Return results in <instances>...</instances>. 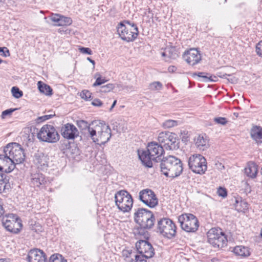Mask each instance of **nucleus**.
Returning <instances> with one entry per match:
<instances>
[{
  "mask_svg": "<svg viewBox=\"0 0 262 262\" xmlns=\"http://www.w3.org/2000/svg\"><path fill=\"white\" fill-rule=\"evenodd\" d=\"M177 70V68L174 66H171L168 67V70L169 72L173 73Z\"/></svg>",
  "mask_w": 262,
  "mask_h": 262,
  "instance_id": "nucleus-53",
  "label": "nucleus"
},
{
  "mask_svg": "<svg viewBox=\"0 0 262 262\" xmlns=\"http://www.w3.org/2000/svg\"><path fill=\"white\" fill-rule=\"evenodd\" d=\"M233 252L241 257H248L250 254L249 248L243 246H236L233 249Z\"/></svg>",
  "mask_w": 262,
  "mask_h": 262,
  "instance_id": "nucleus-29",
  "label": "nucleus"
},
{
  "mask_svg": "<svg viewBox=\"0 0 262 262\" xmlns=\"http://www.w3.org/2000/svg\"><path fill=\"white\" fill-rule=\"evenodd\" d=\"M37 86L40 93L47 96H51L52 95V89L49 85L45 84L41 81H39L37 82Z\"/></svg>",
  "mask_w": 262,
  "mask_h": 262,
  "instance_id": "nucleus-30",
  "label": "nucleus"
},
{
  "mask_svg": "<svg viewBox=\"0 0 262 262\" xmlns=\"http://www.w3.org/2000/svg\"><path fill=\"white\" fill-rule=\"evenodd\" d=\"M144 257H142L141 255H137L133 262H146V260L144 259Z\"/></svg>",
  "mask_w": 262,
  "mask_h": 262,
  "instance_id": "nucleus-51",
  "label": "nucleus"
},
{
  "mask_svg": "<svg viewBox=\"0 0 262 262\" xmlns=\"http://www.w3.org/2000/svg\"><path fill=\"white\" fill-rule=\"evenodd\" d=\"M115 203L118 209L125 212L132 208L133 200L132 195L126 190L117 192L115 196Z\"/></svg>",
  "mask_w": 262,
  "mask_h": 262,
  "instance_id": "nucleus-8",
  "label": "nucleus"
},
{
  "mask_svg": "<svg viewBox=\"0 0 262 262\" xmlns=\"http://www.w3.org/2000/svg\"><path fill=\"white\" fill-rule=\"evenodd\" d=\"M217 194L219 196L225 198L227 196V191L225 188L220 187L217 190Z\"/></svg>",
  "mask_w": 262,
  "mask_h": 262,
  "instance_id": "nucleus-49",
  "label": "nucleus"
},
{
  "mask_svg": "<svg viewBox=\"0 0 262 262\" xmlns=\"http://www.w3.org/2000/svg\"><path fill=\"white\" fill-rule=\"evenodd\" d=\"M116 103H117V100H115V101L113 102V104H112V106H111V108H110V111H111L112 110V109L114 107V106H115V105L116 104Z\"/></svg>",
  "mask_w": 262,
  "mask_h": 262,
  "instance_id": "nucleus-56",
  "label": "nucleus"
},
{
  "mask_svg": "<svg viewBox=\"0 0 262 262\" xmlns=\"http://www.w3.org/2000/svg\"><path fill=\"white\" fill-rule=\"evenodd\" d=\"M8 180L5 174L0 173V193H2L6 188Z\"/></svg>",
  "mask_w": 262,
  "mask_h": 262,
  "instance_id": "nucleus-33",
  "label": "nucleus"
},
{
  "mask_svg": "<svg viewBox=\"0 0 262 262\" xmlns=\"http://www.w3.org/2000/svg\"><path fill=\"white\" fill-rule=\"evenodd\" d=\"M114 88V85L113 84L108 83L101 86L99 91L102 93H107L113 90Z\"/></svg>",
  "mask_w": 262,
  "mask_h": 262,
  "instance_id": "nucleus-39",
  "label": "nucleus"
},
{
  "mask_svg": "<svg viewBox=\"0 0 262 262\" xmlns=\"http://www.w3.org/2000/svg\"><path fill=\"white\" fill-rule=\"evenodd\" d=\"M260 236L262 238V229H261V231H260Z\"/></svg>",
  "mask_w": 262,
  "mask_h": 262,
  "instance_id": "nucleus-60",
  "label": "nucleus"
},
{
  "mask_svg": "<svg viewBox=\"0 0 262 262\" xmlns=\"http://www.w3.org/2000/svg\"><path fill=\"white\" fill-rule=\"evenodd\" d=\"M2 221L4 228L10 232L17 233L19 232L22 228L20 219L14 214L4 215Z\"/></svg>",
  "mask_w": 262,
  "mask_h": 262,
  "instance_id": "nucleus-12",
  "label": "nucleus"
},
{
  "mask_svg": "<svg viewBox=\"0 0 262 262\" xmlns=\"http://www.w3.org/2000/svg\"><path fill=\"white\" fill-rule=\"evenodd\" d=\"M208 77H211V79H216V81L217 80V77L216 76H214L212 77V76H209V75Z\"/></svg>",
  "mask_w": 262,
  "mask_h": 262,
  "instance_id": "nucleus-58",
  "label": "nucleus"
},
{
  "mask_svg": "<svg viewBox=\"0 0 262 262\" xmlns=\"http://www.w3.org/2000/svg\"><path fill=\"white\" fill-rule=\"evenodd\" d=\"M214 121L217 124L222 125H225L227 122L226 119L224 117L214 118Z\"/></svg>",
  "mask_w": 262,
  "mask_h": 262,
  "instance_id": "nucleus-46",
  "label": "nucleus"
},
{
  "mask_svg": "<svg viewBox=\"0 0 262 262\" xmlns=\"http://www.w3.org/2000/svg\"><path fill=\"white\" fill-rule=\"evenodd\" d=\"M193 75H196L199 77L203 78L205 82L208 81H216V79H211V77H208L209 74L204 72H199L198 73H194Z\"/></svg>",
  "mask_w": 262,
  "mask_h": 262,
  "instance_id": "nucleus-34",
  "label": "nucleus"
},
{
  "mask_svg": "<svg viewBox=\"0 0 262 262\" xmlns=\"http://www.w3.org/2000/svg\"><path fill=\"white\" fill-rule=\"evenodd\" d=\"M183 58L188 64L194 66L201 61V55L197 49L192 48L185 52Z\"/></svg>",
  "mask_w": 262,
  "mask_h": 262,
  "instance_id": "nucleus-17",
  "label": "nucleus"
},
{
  "mask_svg": "<svg viewBox=\"0 0 262 262\" xmlns=\"http://www.w3.org/2000/svg\"><path fill=\"white\" fill-rule=\"evenodd\" d=\"M162 88V84L159 81L151 83L149 85V89L151 91L160 90Z\"/></svg>",
  "mask_w": 262,
  "mask_h": 262,
  "instance_id": "nucleus-37",
  "label": "nucleus"
},
{
  "mask_svg": "<svg viewBox=\"0 0 262 262\" xmlns=\"http://www.w3.org/2000/svg\"><path fill=\"white\" fill-rule=\"evenodd\" d=\"M251 136L257 143H262V127L253 126L251 130Z\"/></svg>",
  "mask_w": 262,
  "mask_h": 262,
  "instance_id": "nucleus-25",
  "label": "nucleus"
},
{
  "mask_svg": "<svg viewBox=\"0 0 262 262\" xmlns=\"http://www.w3.org/2000/svg\"><path fill=\"white\" fill-rule=\"evenodd\" d=\"M134 220L141 228L150 229L154 225L155 218L150 211L138 208L134 212Z\"/></svg>",
  "mask_w": 262,
  "mask_h": 262,
  "instance_id": "nucleus-4",
  "label": "nucleus"
},
{
  "mask_svg": "<svg viewBox=\"0 0 262 262\" xmlns=\"http://www.w3.org/2000/svg\"><path fill=\"white\" fill-rule=\"evenodd\" d=\"M79 50L81 53L83 54H86L88 55L92 54V50L89 48L80 47L79 48Z\"/></svg>",
  "mask_w": 262,
  "mask_h": 262,
  "instance_id": "nucleus-47",
  "label": "nucleus"
},
{
  "mask_svg": "<svg viewBox=\"0 0 262 262\" xmlns=\"http://www.w3.org/2000/svg\"><path fill=\"white\" fill-rule=\"evenodd\" d=\"M37 137L39 140L48 143H55L59 139V135L55 127L48 124L42 126Z\"/></svg>",
  "mask_w": 262,
  "mask_h": 262,
  "instance_id": "nucleus-10",
  "label": "nucleus"
},
{
  "mask_svg": "<svg viewBox=\"0 0 262 262\" xmlns=\"http://www.w3.org/2000/svg\"><path fill=\"white\" fill-rule=\"evenodd\" d=\"M158 140L160 145L168 150H175L178 148V143L176 135L174 133L167 132H161L159 134Z\"/></svg>",
  "mask_w": 262,
  "mask_h": 262,
  "instance_id": "nucleus-13",
  "label": "nucleus"
},
{
  "mask_svg": "<svg viewBox=\"0 0 262 262\" xmlns=\"http://www.w3.org/2000/svg\"><path fill=\"white\" fill-rule=\"evenodd\" d=\"M257 166L254 162H250L245 168L247 176L251 178H255L257 173Z\"/></svg>",
  "mask_w": 262,
  "mask_h": 262,
  "instance_id": "nucleus-27",
  "label": "nucleus"
},
{
  "mask_svg": "<svg viewBox=\"0 0 262 262\" xmlns=\"http://www.w3.org/2000/svg\"><path fill=\"white\" fill-rule=\"evenodd\" d=\"M61 134L63 138L67 139H74L79 135L77 128L73 124L67 123L61 129Z\"/></svg>",
  "mask_w": 262,
  "mask_h": 262,
  "instance_id": "nucleus-18",
  "label": "nucleus"
},
{
  "mask_svg": "<svg viewBox=\"0 0 262 262\" xmlns=\"http://www.w3.org/2000/svg\"><path fill=\"white\" fill-rule=\"evenodd\" d=\"M177 125H178L177 121L173 120H166L162 124L163 127L165 128H171V127L176 126Z\"/></svg>",
  "mask_w": 262,
  "mask_h": 262,
  "instance_id": "nucleus-35",
  "label": "nucleus"
},
{
  "mask_svg": "<svg viewBox=\"0 0 262 262\" xmlns=\"http://www.w3.org/2000/svg\"><path fill=\"white\" fill-rule=\"evenodd\" d=\"M49 262H67V260L61 254H54L51 256Z\"/></svg>",
  "mask_w": 262,
  "mask_h": 262,
  "instance_id": "nucleus-32",
  "label": "nucleus"
},
{
  "mask_svg": "<svg viewBox=\"0 0 262 262\" xmlns=\"http://www.w3.org/2000/svg\"><path fill=\"white\" fill-rule=\"evenodd\" d=\"M11 92L13 96L16 98H19L23 95V92L16 86L12 87Z\"/></svg>",
  "mask_w": 262,
  "mask_h": 262,
  "instance_id": "nucleus-38",
  "label": "nucleus"
},
{
  "mask_svg": "<svg viewBox=\"0 0 262 262\" xmlns=\"http://www.w3.org/2000/svg\"><path fill=\"white\" fill-rule=\"evenodd\" d=\"M88 132L93 141L99 145L105 144L112 136L109 125L103 121L93 123L92 127L88 128Z\"/></svg>",
  "mask_w": 262,
  "mask_h": 262,
  "instance_id": "nucleus-2",
  "label": "nucleus"
},
{
  "mask_svg": "<svg viewBox=\"0 0 262 262\" xmlns=\"http://www.w3.org/2000/svg\"><path fill=\"white\" fill-rule=\"evenodd\" d=\"M87 59L88 60H89L90 62H91L93 66H94L95 65V61L92 60V59H91L90 57H88L87 58Z\"/></svg>",
  "mask_w": 262,
  "mask_h": 262,
  "instance_id": "nucleus-57",
  "label": "nucleus"
},
{
  "mask_svg": "<svg viewBox=\"0 0 262 262\" xmlns=\"http://www.w3.org/2000/svg\"><path fill=\"white\" fill-rule=\"evenodd\" d=\"M48 158L43 152L38 150L35 153L33 158L34 163L38 168L43 169L48 165Z\"/></svg>",
  "mask_w": 262,
  "mask_h": 262,
  "instance_id": "nucleus-21",
  "label": "nucleus"
},
{
  "mask_svg": "<svg viewBox=\"0 0 262 262\" xmlns=\"http://www.w3.org/2000/svg\"><path fill=\"white\" fill-rule=\"evenodd\" d=\"M216 75L218 77L221 78L227 79L228 81H231L232 83H234L236 81V79L234 77L230 79L227 78V77L231 76V74H229L226 69L217 72Z\"/></svg>",
  "mask_w": 262,
  "mask_h": 262,
  "instance_id": "nucleus-31",
  "label": "nucleus"
},
{
  "mask_svg": "<svg viewBox=\"0 0 262 262\" xmlns=\"http://www.w3.org/2000/svg\"><path fill=\"white\" fill-rule=\"evenodd\" d=\"M122 256L126 262H133L137 256L136 252L134 250L126 249L122 252Z\"/></svg>",
  "mask_w": 262,
  "mask_h": 262,
  "instance_id": "nucleus-28",
  "label": "nucleus"
},
{
  "mask_svg": "<svg viewBox=\"0 0 262 262\" xmlns=\"http://www.w3.org/2000/svg\"><path fill=\"white\" fill-rule=\"evenodd\" d=\"M144 229H146L145 228H141L140 227V228H138L134 230V233L136 236H139V235H144V237H145L146 233L144 231Z\"/></svg>",
  "mask_w": 262,
  "mask_h": 262,
  "instance_id": "nucleus-42",
  "label": "nucleus"
},
{
  "mask_svg": "<svg viewBox=\"0 0 262 262\" xmlns=\"http://www.w3.org/2000/svg\"><path fill=\"white\" fill-rule=\"evenodd\" d=\"M208 242L215 249L222 248L227 245V237L221 228H212L207 232Z\"/></svg>",
  "mask_w": 262,
  "mask_h": 262,
  "instance_id": "nucleus-5",
  "label": "nucleus"
},
{
  "mask_svg": "<svg viewBox=\"0 0 262 262\" xmlns=\"http://www.w3.org/2000/svg\"><path fill=\"white\" fill-rule=\"evenodd\" d=\"M91 93L88 90H83L80 96L82 99L85 100H90L91 98Z\"/></svg>",
  "mask_w": 262,
  "mask_h": 262,
  "instance_id": "nucleus-40",
  "label": "nucleus"
},
{
  "mask_svg": "<svg viewBox=\"0 0 262 262\" xmlns=\"http://www.w3.org/2000/svg\"><path fill=\"white\" fill-rule=\"evenodd\" d=\"M162 56L166 57L165 61H168L169 59H175L178 57L176 48L173 47H167L165 49L164 52L162 53Z\"/></svg>",
  "mask_w": 262,
  "mask_h": 262,
  "instance_id": "nucleus-26",
  "label": "nucleus"
},
{
  "mask_svg": "<svg viewBox=\"0 0 262 262\" xmlns=\"http://www.w3.org/2000/svg\"><path fill=\"white\" fill-rule=\"evenodd\" d=\"M160 167L163 174L172 178L179 176L183 169L181 161L172 156L163 157L160 162Z\"/></svg>",
  "mask_w": 262,
  "mask_h": 262,
  "instance_id": "nucleus-3",
  "label": "nucleus"
},
{
  "mask_svg": "<svg viewBox=\"0 0 262 262\" xmlns=\"http://www.w3.org/2000/svg\"><path fill=\"white\" fill-rule=\"evenodd\" d=\"M138 151L142 164L149 168L152 167V161L160 162L161 156L164 153L163 146L156 142L148 143L146 150H138Z\"/></svg>",
  "mask_w": 262,
  "mask_h": 262,
  "instance_id": "nucleus-1",
  "label": "nucleus"
},
{
  "mask_svg": "<svg viewBox=\"0 0 262 262\" xmlns=\"http://www.w3.org/2000/svg\"><path fill=\"white\" fill-rule=\"evenodd\" d=\"M236 207L237 208V209L238 210H241L240 208H238V205H237L236 206Z\"/></svg>",
  "mask_w": 262,
  "mask_h": 262,
  "instance_id": "nucleus-59",
  "label": "nucleus"
},
{
  "mask_svg": "<svg viewBox=\"0 0 262 262\" xmlns=\"http://www.w3.org/2000/svg\"><path fill=\"white\" fill-rule=\"evenodd\" d=\"M51 20L55 23V25L58 26L70 25L72 22L71 18L61 16L58 14L53 15L51 17Z\"/></svg>",
  "mask_w": 262,
  "mask_h": 262,
  "instance_id": "nucleus-23",
  "label": "nucleus"
},
{
  "mask_svg": "<svg viewBox=\"0 0 262 262\" xmlns=\"http://www.w3.org/2000/svg\"><path fill=\"white\" fill-rule=\"evenodd\" d=\"M33 230H35L36 232L37 231H42V227L38 225H35V227L33 228Z\"/></svg>",
  "mask_w": 262,
  "mask_h": 262,
  "instance_id": "nucleus-52",
  "label": "nucleus"
},
{
  "mask_svg": "<svg viewBox=\"0 0 262 262\" xmlns=\"http://www.w3.org/2000/svg\"><path fill=\"white\" fill-rule=\"evenodd\" d=\"M77 125L81 130L88 129L89 127H92V126H90L88 122L83 120H78L77 121Z\"/></svg>",
  "mask_w": 262,
  "mask_h": 262,
  "instance_id": "nucleus-36",
  "label": "nucleus"
},
{
  "mask_svg": "<svg viewBox=\"0 0 262 262\" xmlns=\"http://www.w3.org/2000/svg\"><path fill=\"white\" fill-rule=\"evenodd\" d=\"M139 200L147 206L153 208L158 204V199L153 191L149 189L139 192Z\"/></svg>",
  "mask_w": 262,
  "mask_h": 262,
  "instance_id": "nucleus-15",
  "label": "nucleus"
},
{
  "mask_svg": "<svg viewBox=\"0 0 262 262\" xmlns=\"http://www.w3.org/2000/svg\"><path fill=\"white\" fill-rule=\"evenodd\" d=\"M195 145L196 148L200 150L204 151L209 147L208 140L206 137L199 135L194 139Z\"/></svg>",
  "mask_w": 262,
  "mask_h": 262,
  "instance_id": "nucleus-24",
  "label": "nucleus"
},
{
  "mask_svg": "<svg viewBox=\"0 0 262 262\" xmlns=\"http://www.w3.org/2000/svg\"><path fill=\"white\" fill-rule=\"evenodd\" d=\"M3 60L0 59V64H1L3 62Z\"/></svg>",
  "mask_w": 262,
  "mask_h": 262,
  "instance_id": "nucleus-61",
  "label": "nucleus"
},
{
  "mask_svg": "<svg viewBox=\"0 0 262 262\" xmlns=\"http://www.w3.org/2000/svg\"><path fill=\"white\" fill-rule=\"evenodd\" d=\"M240 204L243 205L244 207V209H247L248 208V203L245 202L241 201Z\"/></svg>",
  "mask_w": 262,
  "mask_h": 262,
  "instance_id": "nucleus-54",
  "label": "nucleus"
},
{
  "mask_svg": "<svg viewBox=\"0 0 262 262\" xmlns=\"http://www.w3.org/2000/svg\"><path fill=\"white\" fill-rule=\"evenodd\" d=\"M12 161L5 153L0 155V171H4L7 173L12 171L15 166Z\"/></svg>",
  "mask_w": 262,
  "mask_h": 262,
  "instance_id": "nucleus-20",
  "label": "nucleus"
},
{
  "mask_svg": "<svg viewBox=\"0 0 262 262\" xmlns=\"http://www.w3.org/2000/svg\"><path fill=\"white\" fill-rule=\"evenodd\" d=\"M0 55L4 57H8L10 55L9 50L6 47H0Z\"/></svg>",
  "mask_w": 262,
  "mask_h": 262,
  "instance_id": "nucleus-43",
  "label": "nucleus"
},
{
  "mask_svg": "<svg viewBox=\"0 0 262 262\" xmlns=\"http://www.w3.org/2000/svg\"><path fill=\"white\" fill-rule=\"evenodd\" d=\"M27 259L28 262H47V258L42 250L34 249L30 250Z\"/></svg>",
  "mask_w": 262,
  "mask_h": 262,
  "instance_id": "nucleus-19",
  "label": "nucleus"
},
{
  "mask_svg": "<svg viewBox=\"0 0 262 262\" xmlns=\"http://www.w3.org/2000/svg\"><path fill=\"white\" fill-rule=\"evenodd\" d=\"M91 104L95 106L100 107L102 105V102L98 99H94Z\"/></svg>",
  "mask_w": 262,
  "mask_h": 262,
  "instance_id": "nucleus-50",
  "label": "nucleus"
},
{
  "mask_svg": "<svg viewBox=\"0 0 262 262\" xmlns=\"http://www.w3.org/2000/svg\"><path fill=\"white\" fill-rule=\"evenodd\" d=\"M16 110L17 108H10L3 111L1 115L2 118L4 119L6 116L11 115Z\"/></svg>",
  "mask_w": 262,
  "mask_h": 262,
  "instance_id": "nucleus-44",
  "label": "nucleus"
},
{
  "mask_svg": "<svg viewBox=\"0 0 262 262\" xmlns=\"http://www.w3.org/2000/svg\"><path fill=\"white\" fill-rule=\"evenodd\" d=\"M159 232L167 238H171L176 235L177 227L172 220L163 218L158 222Z\"/></svg>",
  "mask_w": 262,
  "mask_h": 262,
  "instance_id": "nucleus-14",
  "label": "nucleus"
},
{
  "mask_svg": "<svg viewBox=\"0 0 262 262\" xmlns=\"http://www.w3.org/2000/svg\"><path fill=\"white\" fill-rule=\"evenodd\" d=\"M4 153L8 155L15 166L21 163L25 160V155L21 146L16 143L8 144L4 149Z\"/></svg>",
  "mask_w": 262,
  "mask_h": 262,
  "instance_id": "nucleus-6",
  "label": "nucleus"
},
{
  "mask_svg": "<svg viewBox=\"0 0 262 262\" xmlns=\"http://www.w3.org/2000/svg\"><path fill=\"white\" fill-rule=\"evenodd\" d=\"M256 52L259 56L262 57V40L256 45Z\"/></svg>",
  "mask_w": 262,
  "mask_h": 262,
  "instance_id": "nucleus-45",
  "label": "nucleus"
},
{
  "mask_svg": "<svg viewBox=\"0 0 262 262\" xmlns=\"http://www.w3.org/2000/svg\"><path fill=\"white\" fill-rule=\"evenodd\" d=\"M236 202L238 204V201L237 200L236 201Z\"/></svg>",
  "mask_w": 262,
  "mask_h": 262,
  "instance_id": "nucleus-62",
  "label": "nucleus"
},
{
  "mask_svg": "<svg viewBox=\"0 0 262 262\" xmlns=\"http://www.w3.org/2000/svg\"><path fill=\"white\" fill-rule=\"evenodd\" d=\"M188 163L189 169L194 173L203 174L207 170L206 160L200 154L191 155Z\"/></svg>",
  "mask_w": 262,
  "mask_h": 262,
  "instance_id": "nucleus-9",
  "label": "nucleus"
},
{
  "mask_svg": "<svg viewBox=\"0 0 262 262\" xmlns=\"http://www.w3.org/2000/svg\"><path fill=\"white\" fill-rule=\"evenodd\" d=\"M46 182L45 177L39 172H32L30 175V183L34 187H39Z\"/></svg>",
  "mask_w": 262,
  "mask_h": 262,
  "instance_id": "nucleus-22",
  "label": "nucleus"
},
{
  "mask_svg": "<svg viewBox=\"0 0 262 262\" xmlns=\"http://www.w3.org/2000/svg\"><path fill=\"white\" fill-rule=\"evenodd\" d=\"M106 80L104 79H102L100 76L96 78L95 82L93 84V86H96L100 85L103 83H104Z\"/></svg>",
  "mask_w": 262,
  "mask_h": 262,
  "instance_id": "nucleus-48",
  "label": "nucleus"
},
{
  "mask_svg": "<svg viewBox=\"0 0 262 262\" xmlns=\"http://www.w3.org/2000/svg\"><path fill=\"white\" fill-rule=\"evenodd\" d=\"M55 114H50V115H46L41 117H39L37 118L36 121L37 123H41L46 120H49L52 118L53 117L55 116Z\"/></svg>",
  "mask_w": 262,
  "mask_h": 262,
  "instance_id": "nucleus-41",
  "label": "nucleus"
},
{
  "mask_svg": "<svg viewBox=\"0 0 262 262\" xmlns=\"http://www.w3.org/2000/svg\"><path fill=\"white\" fill-rule=\"evenodd\" d=\"M127 25L120 23L117 32L121 38L127 42L134 40L137 37L139 31L136 25L126 21Z\"/></svg>",
  "mask_w": 262,
  "mask_h": 262,
  "instance_id": "nucleus-7",
  "label": "nucleus"
},
{
  "mask_svg": "<svg viewBox=\"0 0 262 262\" xmlns=\"http://www.w3.org/2000/svg\"><path fill=\"white\" fill-rule=\"evenodd\" d=\"M0 262H10V260L9 258H1Z\"/></svg>",
  "mask_w": 262,
  "mask_h": 262,
  "instance_id": "nucleus-55",
  "label": "nucleus"
},
{
  "mask_svg": "<svg viewBox=\"0 0 262 262\" xmlns=\"http://www.w3.org/2000/svg\"><path fill=\"white\" fill-rule=\"evenodd\" d=\"M138 252L145 258L152 257L155 254V250L150 243L145 240H140L136 244Z\"/></svg>",
  "mask_w": 262,
  "mask_h": 262,
  "instance_id": "nucleus-16",
  "label": "nucleus"
},
{
  "mask_svg": "<svg viewBox=\"0 0 262 262\" xmlns=\"http://www.w3.org/2000/svg\"><path fill=\"white\" fill-rule=\"evenodd\" d=\"M181 228L187 232H195L199 226L197 218L192 214L185 213L178 217Z\"/></svg>",
  "mask_w": 262,
  "mask_h": 262,
  "instance_id": "nucleus-11",
  "label": "nucleus"
}]
</instances>
